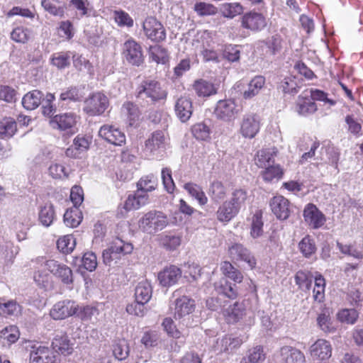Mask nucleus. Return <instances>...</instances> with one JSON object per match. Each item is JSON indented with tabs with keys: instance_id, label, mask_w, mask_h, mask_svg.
I'll return each instance as SVG.
<instances>
[{
	"instance_id": "obj_63",
	"label": "nucleus",
	"mask_w": 363,
	"mask_h": 363,
	"mask_svg": "<svg viewBox=\"0 0 363 363\" xmlns=\"http://www.w3.org/2000/svg\"><path fill=\"white\" fill-rule=\"evenodd\" d=\"M297 83L294 78L286 77L280 83L279 89L284 94H294L298 92Z\"/></svg>"
},
{
	"instance_id": "obj_12",
	"label": "nucleus",
	"mask_w": 363,
	"mask_h": 363,
	"mask_svg": "<svg viewBox=\"0 0 363 363\" xmlns=\"http://www.w3.org/2000/svg\"><path fill=\"white\" fill-rule=\"evenodd\" d=\"M241 26L251 31L257 32L266 27L267 20L262 13L250 11L242 16Z\"/></svg>"
},
{
	"instance_id": "obj_2",
	"label": "nucleus",
	"mask_w": 363,
	"mask_h": 363,
	"mask_svg": "<svg viewBox=\"0 0 363 363\" xmlns=\"http://www.w3.org/2000/svg\"><path fill=\"white\" fill-rule=\"evenodd\" d=\"M167 138L162 130H156L145 140L143 152L147 157L158 158L163 155Z\"/></svg>"
},
{
	"instance_id": "obj_44",
	"label": "nucleus",
	"mask_w": 363,
	"mask_h": 363,
	"mask_svg": "<svg viewBox=\"0 0 363 363\" xmlns=\"http://www.w3.org/2000/svg\"><path fill=\"white\" fill-rule=\"evenodd\" d=\"M184 188L199 204H206L207 203L208 199L200 186L189 182L185 184Z\"/></svg>"
},
{
	"instance_id": "obj_15",
	"label": "nucleus",
	"mask_w": 363,
	"mask_h": 363,
	"mask_svg": "<svg viewBox=\"0 0 363 363\" xmlns=\"http://www.w3.org/2000/svg\"><path fill=\"white\" fill-rule=\"evenodd\" d=\"M332 345L328 340L318 339L311 347L310 354L313 359L327 360L332 356Z\"/></svg>"
},
{
	"instance_id": "obj_31",
	"label": "nucleus",
	"mask_w": 363,
	"mask_h": 363,
	"mask_svg": "<svg viewBox=\"0 0 363 363\" xmlns=\"http://www.w3.org/2000/svg\"><path fill=\"white\" fill-rule=\"evenodd\" d=\"M193 89L199 97H207L217 93V88L215 85L204 79L195 81Z\"/></svg>"
},
{
	"instance_id": "obj_25",
	"label": "nucleus",
	"mask_w": 363,
	"mask_h": 363,
	"mask_svg": "<svg viewBox=\"0 0 363 363\" xmlns=\"http://www.w3.org/2000/svg\"><path fill=\"white\" fill-rule=\"evenodd\" d=\"M81 206H72L64 214V222L67 226L71 228L77 227L83 220Z\"/></svg>"
},
{
	"instance_id": "obj_27",
	"label": "nucleus",
	"mask_w": 363,
	"mask_h": 363,
	"mask_svg": "<svg viewBox=\"0 0 363 363\" xmlns=\"http://www.w3.org/2000/svg\"><path fill=\"white\" fill-rule=\"evenodd\" d=\"M44 94L39 90H33L24 95L22 99V105L27 110H34L38 108L43 101Z\"/></svg>"
},
{
	"instance_id": "obj_43",
	"label": "nucleus",
	"mask_w": 363,
	"mask_h": 363,
	"mask_svg": "<svg viewBox=\"0 0 363 363\" xmlns=\"http://www.w3.org/2000/svg\"><path fill=\"white\" fill-rule=\"evenodd\" d=\"M325 279L322 274L315 276L313 289V298L315 301L321 303L325 300Z\"/></svg>"
},
{
	"instance_id": "obj_50",
	"label": "nucleus",
	"mask_w": 363,
	"mask_h": 363,
	"mask_svg": "<svg viewBox=\"0 0 363 363\" xmlns=\"http://www.w3.org/2000/svg\"><path fill=\"white\" fill-rule=\"evenodd\" d=\"M220 10L225 18H233L243 11V7L239 3H225L221 5Z\"/></svg>"
},
{
	"instance_id": "obj_9",
	"label": "nucleus",
	"mask_w": 363,
	"mask_h": 363,
	"mask_svg": "<svg viewBox=\"0 0 363 363\" xmlns=\"http://www.w3.org/2000/svg\"><path fill=\"white\" fill-rule=\"evenodd\" d=\"M260 128V123L257 115L245 114L240 123V133L245 138H254Z\"/></svg>"
},
{
	"instance_id": "obj_61",
	"label": "nucleus",
	"mask_w": 363,
	"mask_h": 363,
	"mask_svg": "<svg viewBox=\"0 0 363 363\" xmlns=\"http://www.w3.org/2000/svg\"><path fill=\"white\" fill-rule=\"evenodd\" d=\"M70 52H58L52 57V63L59 69H64L70 65Z\"/></svg>"
},
{
	"instance_id": "obj_16",
	"label": "nucleus",
	"mask_w": 363,
	"mask_h": 363,
	"mask_svg": "<svg viewBox=\"0 0 363 363\" xmlns=\"http://www.w3.org/2000/svg\"><path fill=\"white\" fill-rule=\"evenodd\" d=\"M303 218L306 223L313 229L320 228L326 220L324 214L316 206H307L303 211Z\"/></svg>"
},
{
	"instance_id": "obj_48",
	"label": "nucleus",
	"mask_w": 363,
	"mask_h": 363,
	"mask_svg": "<svg viewBox=\"0 0 363 363\" xmlns=\"http://www.w3.org/2000/svg\"><path fill=\"white\" fill-rule=\"evenodd\" d=\"M337 318L341 323L353 325L359 318V312L354 308H343L337 313Z\"/></svg>"
},
{
	"instance_id": "obj_59",
	"label": "nucleus",
	"mask_w": 363,
	"mask_h": 363,
	"mask_svg": "<svg viewBox=\"0 0 363 363\" xmlns=\"http://www.w3.org/2000/svg\"><path fill=\"white\" fill-rule=\"evenodd\" d=\"M192 134L199 140H207L210 138V128L204 123L195 124L191 128Z\"/></svg>"
},
{
	"instance_id": "obj_28",
	"label": "nucleus",
	"mask_w": 363,
	"mask_h": 363,
	"mask_svg": "<svg viewBox=\"0 0 363 363\" xmlns=\"http://www.w3.org/2000/svg\"><path fill=\"white\" fill-rule=\"evenodd\" d=\"M303 94L304 96H299L297 101L296 108L298 113L303 116L315 113L317 110L315 103L308 98L309 95L307 91Z\"/></svg>"
},
{
	"instance_id": "obj_56",
	"label": "nucleus",
	"mask_w": 363,
	"mask_h": 363,
	"mask_svg": "<svg viewBox=\"0 0 363 363\" xmlns=\"http://www.w3.org/2000/svg\"><path fill=\"white\" fill-rule=\"evenodd\" d=\"M55 216L53 206H43L39 213V220L46 227L52 223Z\"/></svg>"
},
{
	"instance_id": "obj_34",
	"label": "nucleus",
	"mask_w": 363,
	"mask_h": 363,
	"mask_svg": "<svg viewBox=\"0 0 363 363\" xmlns=\"http://www.w3.org/2000/svg\"><path fill=\"white\" fill-rule=\"evenodd\" d=\"M46 259L44 257H38L35 262L40 265V269L36 270L34 273V280L40 286L45 287L50 281L51 277L49 272H46L47 269L44 267V262Z\"/></svg>"
},
{
	"instance_id": "obj_62",
	"label": "nucleus",
	"mask_w": 363,
	"mask_h": 363,
	"mask_svg": "<svg viewBox=\"0 0 363 363\" xmlns=\"http://www.w3.org/2000/svg\"><path fill=\"white\" fill-rule=\"evenodd\" d=\"M208 194L215 201H218L224 197L225 194V188L219 181L213 182L209 187Z\"/></svg>"
},
{
	"instance_id": "obj_11",
	"label": "nucleus",
	"mask_w": 363,
	"mask_h": 363,
	"mask_svg": "<svg viewBox=\"0 0 363 363\" xmlns=\"http://www.w3.org/2000/svg\"><path fill=\"white\" fill-rule=\"evenodd\" d=\"M123 55L126 61L132 65L138 67L144 62L142 48L133 40H128L124 43Z\"/></svg>"
},
{
	"instance_id": "obj_21",
	"label": "nucleus",
	"mask_w": 363,
	"mask_h": 363,
	"mask_svg": "<svg viewBox=\"0 0 363 363\" xmlns=\"http://www.w3.org/2000/svg\"><path fill=\"white\" fill-rule=\"evenodd\" d=\"M51 123L55 127L62 130H66L72 128L77 122V116L72 112L57 114L55 116L52 120Z\"/></svg>"
},
{
	"instance_id": "obj_38",
	"label": "nucleus",
	"mask_w": 363,
	"mask_h": 363,
	"mask_svg": "<svg viewBox=\"0 0 363 363\" xmlns=\"http://www.w3.org/2000/svg\"><path fill=\"white\" fill-rule=\"evenodd\" d=\"M84 87L82 86H71L62 91L60 96L61 101H81L85 93L84 91Z\"/></svg>"
},
{
	"instance_id": "obj_24",
	"label": "nucleus",
	"mask_w": 363,
	"mask_h": 363,
	"mask_svg": "<svg viewBox=\"0 0 363 363\" xmlns=\"http://www.w3.org/2000/svg\"><path fill=\"white\" fill-rule=\"evenodd\" d=\"M277 150L273 147L259 150L255 157V164L260 168H265L274 163Z\"/></svg>"
},
{
	"instance_id": "obj_1",
	"label": "nucleus",
	"mask_w": 363,
	"mask_h": 363,
	"mask_svg": "<svg viewBox=\"0 0 363 363\" xmlns=\"http://www.w3.org/2000/svg\"><path fill=\"white\" fill-rule=\"evenodd\" d=\"M167 96V91L161 86L160 82L155 80H145L137 89V98L145 100L148 104L164 100Z\"/></svg>"
},
{
	"instance_id": "obj_6",
	"label": "nucleus",
	"mask_w": 363,
	"mask_h": 363,
	"mask_svg": "<svg viewBox=\"0 0 363 363\" xmlns=\"http://www.w3.org/2000/svg\"><path fill=\"white\" fill-rule=\"evenodd\" d=\"M108 106L106 96L101 92L94 93L84 101V111L89 116L102 114Z\"/></svg>"
},
{
	"instance_id": "obj_18",
	"label": "nucleus",
	"mask_w": 363,
	"mask_h": 363,
	"mask_svg": "<svg viewBox=\"0 0 363 363\" xmlns=\"http://www.w3.org/2000/svg\"><path fill=\"white\" fill-rule=\"evenodd\" d=\"M279 358L281 363H305L304 354L298 349L285 345L280 348Z\"/></svg>"
},
{
	"instance_id": "obj_41",
	"label": "nucleus",
	"mask_w": 363,
	"mask_h": 363,
	"mask_svg": "<svg viewBox=\"0 0 363 363\" xmlns=\"http://www.w3.org/2000/svg\"><path fill=\"white\" fill-rule=\"evenodd\" d=\"M76 246V239L72 235L61 236L57 240V247L65 255L70 254Z\"/></svg>"
},
{
	"instance_id": "obj_54",
	"label": "nucleus",
	"mask_w": 363,
	"mask_h": 363,
	"mask_svg": "<svg viewBox=\"0 0 363 363\" xmlns=\"http://www.w3.org/2000/svg\"><path fill=\"white\" fill-rule=\"evenodd\" d=\"M122 111L127 116L130 125H133L139 120L140 111L136 105L126 102L123 105Z\"/></svg>"
},
{
	"instance_id": "obj_47",
	"label": "nucleus",
	"mask_w": 363,
	"mask_h": 363,
	"mask_svg": "<svg viewBox=\"0 0 363 363\" xmlns=\"http://www.w3.org/2000/svg\"><path fill=\"white\" fill-rule=\"evenodd\" d=\"M58 0H41V6L45 11H48L50 14L55 16L63 17L66 9L65 5L59 6L56 5Z\"/></svg>"
},
{
	"instance_id": "obj_46",
	"label": "nucleus",
	"mask_w": 363,
	"mask_h": 363,
	"mask_svg": "<svg viewBox=\"0 0 363 363\" xmlns=\"http://www.w3.org/2000/svg\"><path fill=\"white\" fill-rule=\"evenodd\" d=\"M262 212L256 211L251 219L250 235L253 238H257L263 234Z\"/></svg>"
},
{
	"instance_id": "obj_45",
	"label": "nucleus",
	"mask_w": 363,
	"mask_h": 363,
	"mask_svg": "<svg viewBox=\"0 0 363 363\" xmlns=\"http://www.w3.org/2000/svg\"><path fill=\"white\" fill-rule=\"evenodd\" d=\"M317 323L319 328L326 333H333L335 330L331 321L329 310L327 308H324L318 315Z\"/></svg>"
},
{
	"instance_id": "obj_19",
	"label": "nucleus",
	"mask_w": 363,
	"mask_h": 363,
	"mask_svg": "<svg viewBox=\"0 0 363 363\" xmlns=\"http://www.w3.org/2000/svg\"><path fill=\"white\" fill-rule=\"evenodd\" d=\"M182 276V270L175 265L167 267L158 274L160 283L163 286L175 284Z\"/></svg>"
},
{
	"instance_id": "obj_33",
	"label": "nucleus",
	"mask_w": 363,
	"mask_h": 363,
	"mask_svg": "<svg viewBox=\"0 0 363 363\" xmlns=\"http://www.w3.org/2000/svg\"><path fill=\"white\" fill-rule=\"evenodd\" d=\"M220 272L225 277L230 279L235 283L240 284L244 279L242 273L228 261L221 262Z\"/></svg>"
},
{
	"instance_id": "obj_55",
	"label": "nucleus",
	"mask_w": 363,
	"mask_h": 363,
	"mask_svg": "<svg viewBox=\"0 0 363 363\" xmlns=\"http://www.w3.org/2000/svg\"><path fill=\"white\" fill-rule=\"evenodd\" d=\"M264 169H265L262 172L261 174L263 179L267 182H272L275 179H279L283 174V171L280 166L278 164L274 165L273 164L265 167Z\"/></svg>"
},
{
	"instance_id": "obj_13",
	"label": "nucleus",
	"mask_w": 363,
	"mask_h": 363,
	"mask_svg": "<svg viewBox=\"0 0 363 363\" xmlns=\"http://www.w3.org/2000/svg\"><path fill=\"white\" fill-rule=\"evenodd\" d=\"M100 137L107 142L121 146L125 143V135L119 128L111 125H104L99 131Z\"/></svg>"
},
{
	"instance_id": "obj_17",
	"label": "nucleus",
	"mask_w": 363,
	"mask_h": 363,
	"mask_svg": "<svg viewBox=\"0 0 363 363\" xmlns=\"http://www.w3.org/2000/svg\"><path fill=\"white\" fill-rule=\"evenodd\" d=\"M55 361L52 351L45 346H33L30 353V363H54Z\"/></svg>"
},
{
	"instance_id": "obj_35",
	"label": "nucleus",
	"mask_w": 363,
	"mask_h": 363,
	"mask_svg": "<svg viewBox=\"0 0 363 363\" xmlns=\"http://www.w3.org/2000/svg\"><path fill=\"white\" fill-rule=\"evenodd\" d=\"M20 337V331L16 325H9L0 331V341L5 345H11Z\"/></svg>"
},
{
	"instance_id": "obj_20",
	"label": "nucleus",
	"mask_w": 363,
	"mask_h": 363,
	"mask_svg": "<svg viewBox=\"0 0 363 363\" xmlns=\"http://www.w3.org/2000/svg\"><path fill=\"white\" fill-rule=\"evenodd\" d=\"M245 313V307L242 302L235 301L222 311L223 315L228 323H235L242 318Z\"/></svg>"
},
{
	"instance_id": "obj_10",
	"label": "nucleus",
	"mask_w": 363,
	"mask_h": 363,
	"mask_svg": "<svg viewBox=\"0 0 363 363\" xmlns=\"http://www.w3.org/2000/svg\"><path fill=\"white\" fill-rule=\"evenodd\" d=\"M157 186V177L153 174H149L142 177L137 183L138 189L133 195L135 204H143L145 201L146 194L155 189Z\"/></svg>"
},
{
	"instance_id": "obj_58",
	"label": "nucleus",
	"mask_w": 363,
	"mask_h": 363,
	"mask_svg": "<svg viewBox=\"0 0 363 363\" xmlns=\"http://www.w3.org/2000/svg\"><path fill=\"white\" fill-rule=\"evenodd\" d=\"M30 35V29L24 27H17L11 32V38L17 43H25L28 40Z\"/></svg>"
},
{
	"instance_id": "obj_30",
	"label": "nucleus",
	"mask_w": 363,
	"mask_h": 363,
	"mask_svg": "<svg viewBox=\"0 0 363 363\" xmlns=\"http://www.w3.org/2000/svg\"><path fill=\"white\" fill-rule=\"evenodd\" d=\"M53 350L61 354L68 355L72 353L73 348L67 335H57L52 342Z\"/></svg>"
},
{
	"instance_id": "obj_23",
	"label": "nucleus",
	"mask_w": 363,
	"mask_h": 363,
	"mask_svg": "<svg viewBox=\"0 0 363 363\" xmlns=\"http://www.w3.org/2000/svg\"><path fill=\"white\" fill-rule=\"evenodd\" d=\"M215 289L218 294L232 300L236 299L239 295L235 283L232 284L225 279H221L218 282H216Z\"/></svg>"
},
{
	"instance_id": "obj_42",
	"label": "nucleus",
	"mask_w": 363,
	"mask_h": 363,
	"mask_svg": "<svg viewBox=\"0 0 363 363\" xmlns=\"http://www.w3.org/2000/svg\"><path fill=\"white\" fill-rule=\"evenodd\" d=\"M150 57L157 64L164 65L169 62V54L167 50L159 45H155L150 47Z\"/></svg>"
},
{
	"instance_id": "obj_29",
	"label": "nucleus",
	"mask_w": 363,
	"mask_h": 363,
	"mask_svg": "<svg viewBox=\"0 0 363 363\" xmlns=\"http://www.w3.org/2000/svg\"><path fill=\"white\" fill-rule=\"evenodd\" d=\"M152 294V286L147 280L139 282L135 287V298L141 303H147L151 298Z\"/></svg>"
},
{
	"instance_id": "obj_52",
	"label": "nucleus",
	"mask_w": 363,
	"mask_h": 363,
	"mask_svg": "<svg viewBox=\"0 0 363 363\" xmlns=\"http://www.w3.org/2000/svg\"><path fill=\"white\" fill-rule=\"evenodd\" d=\"M238 213L237 206H220L217 211L218 219L221 222H228Z\"/></svg>"
},
{
	"instance_id": "obj_40",
	"label": "nucleus",
	"mask_w": 363,
	"mask_h": 363,
	"mask_svg": "<svg viewBox=\"0 0 363 363\" xmlns=\"http://www.w3.org/2000/svg\"><path fill=\"white\" fill-rule=\"evenodd\" d=\"M102 257L104 263L110 267H118L124 264L125 257H122L111 247L103 251Z\"/></svg>"
},
{
	"instance_id": "obj_64",
	"label": "nucleus",
	"mask_w": 363,
	"mask_h": 363,
	"mask_svg": "<svg viewBox=\"0 0 363 363\" xmlns=\"http://www.w3.org/2000/svg\"><path fill=\"white\" fill-rule=\"evenodd\" d=\"M82 267L89 272H93L97 267V259L94 253L85 252L82 259Z\"/></svg>"
},
{
	"instance_id": "obj_3",
	"label": "nucleus",
	"mask_w": 363,
	"mask_h": 363,
	"mask_svg": "<svg viewBox=\"0 0 363 363\" xmlns=\"http://www.w3.org/2000/svg\"><path fill=\"white\" fill-rule=\"evenodd\" d=\"M44 267L55 277L65 284H72L74 281L73 272L69 267L54 259H46Z\"/></svg>"
},
{
	"instance_id": "obj_57",
	"label": "nucleus",
	"mask_w": 363,
	"mask_h": 363,
	"mask_svg": "<svg viewBox=\"0 0 363 363\" xmlns=\"http://www.w3.org/2000/svg\"><path fill=\"white\" fill-rule=\"evenodd\" d=\"M110 247L113 250L117 252V253L122 257H124L125 255L128 254H130L133 250V246L132 244L129 242H125L123 240L118 238L114 240Z\"/></svg>"
},
{
	"instance_id": "obj_37",
	"label": "nucleus",
	"mask_w": 363,
	"mask_h": 363,
	"mask_svg": "<svg viewBox=\"0 0 363 363\" xmlns=\"http://www.w3.org/2000/svg\"><path fill=\"white\" fill-rule=\"evenodd\" d=\"M298 247L301 253L306 258H310L317 250L315 240L309 235H306L301 240Z\"/></svg>"
},
{
	"instance_id": "obj_4",
	"label": "nucleus",
	"mask_w": 363,
	"mask_h": 363,
	"mask_svg": "<svg viewBox=\"0 0 363 363\" xmlns=\"http://www.w3.org/2000/svg\"><path fill=\"white\" fill-rule=\"evenodd\" d=\"M79 305L70 299H64L55 303L50 310V317L55 320H61L75 315Z\"/></svg>"
},
{
	"instance_id": "obj_22",
	"label": "nucleus",
	"mask_w": 363,
	"mask_h": 363,
	"mask_svg": "<svg viewBox=\"0 0 363 363\" xmlns=\"http://www.w3.org/2000/svg\"><path fill=\"white\" fill-rule=\"evenodd\" d=\"M174 111L182 122L187 121L192 115L193 107L191 101L184 96L179 98L176 101Z\"/></svg>"
},
{
	"instance_id": "obj_32",
	"label": "nucleus",
	"mask_w": 363,
	"mask_h": 363,
	"mask_svg": "<svg viewBox=\"0 0 363 363\" xmlns=\"http://www.w3.org/2000/svg\"><path fill=\"white\" fill-rule=\"evenodd\" d=\"M158 242L160 245L167 250L172 251L180 246L182 243V236L172 235L169 233H162L159 235Z\"/></svg>"
},
{
	"instance_id": "obj_51",
	"label": "nucleus",
	"mask_w": 363,
	"mask_h": 363,
	"mask_svg": "<svg viewBox=\"0 0 363 363\" xmlns=\"http://www.w3.org/2000/svg\"><path fill=\"white\" fill-rule=\"evenodd\" d=\"M294 279L299 289L308 290L312 284V274L310 272L299 270L296 273Z\"/></svg>"
},
{
	"instance_id": "obj_60",
	"label": "nucleus",
	"mask_w": 363,
	"mask_h": 363,
	"mask_svg": "<svg viewBox=\"0 0 363 363\" xmlns=\"http://www.w3.org/2000/svg\"><path fill=\"white\" fill-rule=\"evenodd\" d=\"M162 326L167 334L174 338H179L181 332L177 328L173 319L170 317L164 318L162 323Z\"/></svg>"
},
{
	"instance_id": "obj_7",
	"label": "nucleus",
	"mask_w": 363,
	"mask_h": 363,
	"mask_svg": "<svg viewBox=\"0 0 363 363\" xmlns=\"http://www.w3.org/2000/svg\"><path fill=\"white\" fill-rule=\"evenodd\" d=\"M146 37L155 42H160L166 38L163 25L154 17H147L143 24Z\"/></svg>"
},
{
	"instance_id": "obj_49",
	"label": "nucleus",
	"mask_w": 363,
	"mask_h": 363,
	"mask_svg": "<svg viewBox=\"0 0 363 363\" xmlns=\"http://www.w3.org/2000/svg\"><path fill=\"white\" fill-rule=\"evenodd\" d=\"M20 305L14 300L0 303V318L16 315L20 311Z\"/></svg>"
},
{
	"instance_id": "obj_39",
	"label": "nucleus",
	"mask_w": 363,
	"mask_h": 363,
	"mask_svg": "<svg viewBox=\"0 0 363 363\" xmlns=\"http://www.w3.org/2000/svg\"><path fill=\"white\" fill-rule=\"evenodd\" d=\"M16 130V123L12 118H4L0 121V137L1 138H11Z\"/></svg>"
},
{
	"instance_id": "obj_8",
	"label": "nucleus",
	"mask_w": 363,
	"mask_h": 363,
	"mask_svg": "<svg viewBox=\"0 0 363 363\" xmlns=\"http://www.w3.org/2000/svg\"><path fill=\"white\" fill-rule=\"evenodd\" d=\"M240 111L233 100H220L214 110V114L218 119L230 122L235 118Z\"/></svg>"
},
{
	"instance_id": "obj_36",
	"label": "nucleus",
	"mask_w": 363,
	"mask_h": 363,
	"mask_svg": "<svg viewBox=\"0 0 363 363\" xmlns=\"http://www.w3.org/2000/svg\"><path fill=\"white\" fill-rule=\"evenodd\" d=\"M265 83V79L262 76L255 77L248 84L247 89L242 93L245 99H250L258 94Z\"/></svg>"
},
{
	"instance_id": "obj_14",
	"label": "nucleus",
	"mask_w": 363,
	"mask_h": 363,
	"mask_svg": "<svg viewBox=\"0 0 363 363\" xmlns=\"http://www.w3.org/2000/svg\"><path fill=\"white\" fill-rule=\"evenodd\" d=\"M196 303L193 298L182 296L174 301V316L176 319H181L194 313Z\"/></svg>"
},
{
	"instance_id": "obj_53",
	"label": "nucleus",
	"mask_w": 363,
	"mask_h": 363,
	"mask_svg": "<svg viewBox=\"0 0 363 363\" xmlns=\"http://www.w3.org/2000/svg\"><path fill=\"white\" fill-rule=\"evenodd\" d=\"M264 359L265 354L262 347L256 346L250 350L248 357L242 358L240 363H259Z\"/></svg>"
},
{
	"instance_id": "obj_26",
	"label": "nucleus",
	"mask_w": 363,
	"mask_h": 363,
	"mask_svg": "<svg viewBox=\"0 0 363 363\" xmlns=\"http://www.w3.org/2000/svg\"><path fill=\"white\" fill-rule=\"evenodd\" d=\"M89 147V140L84 136H77L72 146L66 150L65 154L69 157H78L79 155L86 151Z\"/></svg>"
},
{
	"instance_id": "obj_5",
	"label": "nucleus",
	"mask_w": 363,
	"mask_h": 363,
	"mask_svg": "<svg viewBox=\"0 0 363 363\" xmlns=\"http://www.w3.org/2000/svg\"><path fill=\"white\" fill-rule=\"evenodd\" d=\"M167 218L161 212H148L140 220V228L148 233L164 229L167 225Z\"/></svg>"
}]
</instances>
